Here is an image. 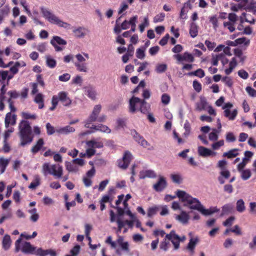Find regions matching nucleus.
<instances>
[{
    "label": "nucleus",
    "mask_w": 256,
    "mask_h": 256,
    "mask_svg": "<svg viewBox=\"0 0 256 256\" xmlns=\"http://www.w3.org/2000/svg\"><path fill=\"white\" fill-rule=\"evenodd\" d=\"M176 194L178 197L180 198L182 202H188L190 204L195 203L196 204L190 207V209L197 210L204 216H208L218 211L216 208H210V209H205L202 205L198 200L196 198H192L184 191L178 190L176 192Z\"/></svg>",
    "instance_id": "1"
},
{
    "label": "nucleus",
    "mask_w": 256,
    "mask_h": 256,
    "mask_svg": "<svg viewBox=\"0 0 256 256\" xmlns=\"http://www.w3.org/2000/svg\"><path fill=\"white\" fill-rule=\"evenodd\" d=\"M167 240L171 241L174 250H178L180 248V242H184L186 237L185 236H180L176 234L175 230H171L170 234L166 235L164 239L160 242V248L164 251H166L168 248L169 242L167 241Z\"/></svg>",
    "instance_id": "2"
},
{
    "label": "nucleus",
    "mask_w": 256,
    "mask_h": 256,
    "mask_svg": "<svg viewBox=\"0 0 256 256\" xmlns=\"http://www.w3.org/2000/svg\"><path fill=\"white\" fill-rule=\"evenodd\" d=\"M20 136V146H24L30 144L33 140L32 128L29 122L22 120L19 124Z\"/></svg>",
    "instance_id": "3"
},
{
    "label": "nucleus",
    "mask_w": 256,
    "mask_h": 256,
    "mask_svg": "<svg viewBox=\"0 0 256 256\" xmlns=\"http://www.w3.org/2000/svg\"><path fill=\"white\" fill-rule=\"evenodd\" d=\"M140 105V110L142 114H146L148 112L150 105L144 100L133 96L130 100V112L134 113L136 111V106Z\"/></svg>",
    "instance_id": "4"
},
{
    "label": "nucleus",
    "mask_w": 256,
    "mask_h": 256,
    "mask_svg": "<svg viewBox=\"0 0 256 256\" xmlns=\"http://www.w3.org/2000/svg\"><path fill=\"white\" fill-rule=\"evenodd\" d=\"M40 10L44 17L50 22L66 29L70 28V25L69 24L62 22L50 10L44 8H42Z\"/></svg>",
    "instance_id": "5"
},
{
    "label": "nucleus",
    "mask_w": 256,
    "mask_h": 256,
    "mask_svg": "<svg viewBox=\"0 0 256 256\" xmlns=\"http://www.w3.org/2000/svg\"><path fill=\"white\" fill-rule=\"evenodd\" d=\"M42 168L45 174H49L56 178H60L63 174L62 167L58 164L50 165L48 163H44Z\"/></svg>",
    "instance_id": "6"
},
{
    "label": "nucleus",
    "mask_w": 256,
    "mask_h": 256,
    "mask_svg": "<svg viewBox=\"0 0 256 256\" xmlns=\"http://www.w3.org/2000/svg\"><path fill=\"white\" fill-rule=\"evenodd\" d=\"M102 109V106L100 104H97L94 106L92 113L89 116L88 118L85 122L84 126L86 128H89L90 126V124L97 120L98 115L99 114Z\"/></svg>",
    "instance_id": "7"
},
{
    "label": "nucleus",
    "mask_w": 256,
    "mask_h": 256,
    "mask_svg": "<svg viewBox=\"0 0 256 256\" xmlns=\"http://www.w3.org/2000/svg\"><path fill=\"white\" fill-rule=\"evenodd\" d=\"M102 109V106L100 104H97L94 106L92 113L89 116L88 118L85 122L84 126L86 128H89L90 126V124L97 120L98 115L99 114Z\"/></svg>",
    "instance_id": "8"
},
{
    "label": "nucleus",
    "mask_w": 256,
    "mask_h": 256,
    "mask_svg": "<svg viewBox=\"0 0 256 256\" xmlns=\"http://www.w3.org/2000/svg\"><path fill=\"white\" fill-rule=\"evenodd\" d=\"M132 158V156L129 151H126L124 154L122 160H118V166L123 169H126Z\"/></svg>",
    "instance_id": "9"
},
{
    "label": "nucleus",
    "mask_w": 256,
    "mask_h": 256,
    "mask_svg": "<svg viewBox=\"0 0 256 256\" xmlns=\"http://www.w3.org/2000/svg\"><path fill=\"white\" fill-rule=\"evenodd\" d=\"M50 44L54 48L55 50L60 52L63 50L64 48L60 46H66L67 42L59 36H54L50 40Z\"/></svg>",
    "instance_id": "10"
},
{
    "label": "nucleus",
    "mask_w": 256,
    "mask_h": 256,
    "mask_svg": "<svg viewBox=\"0 0 256 256\" xmlns=\"http://www.w3.org/2000/svg\"><path fill=\"white\" fill-rule=\"evenodd\" d=\"M232 107V104L230 102H227L225 104L224 106L222 107V108L224 110V116L228 118L230 120H234L235 119L238 114L236 110H234L232 112L229 110L230 108Z\"/></svg>",
    "instance_id": "11"
},
{
    "label": "nucleus",
    "mask_w": 256,
    "mask_h": 256,
    "mask_svg": "<svg viewBox=\"0 0 256 256\" xmlns=\"http://www.w3.org/2000/svg\"><path fill=\"white\" fill-rule=\"evenodd\" d=\"M130 134L134 140L144 148H146L149 146L148 142L143 136L138 134L135 130H130Z\"/></svg>",
    "instance_id": "12"
},
{
    "label": "nucleus",
    "mask_w": 256,
    "mask_h": 256,
    "mask_svg": "<svg viewBox=\"0 0 256 256\" xmlns=\"http://www.w3.org/2000/svg\"><path fill=\"white\" fill-rule=\"evenodd\" d=\"M198 152L199 156L204 158L210 156H214L216 154V152H214L211 150L203 146H198Z\"/></svg>",
    "instance_id": "13"
},
{
    "label": "nucleus",
    "mask_w": 256,
    "mask_h": 256,
    "mask_svg": "<svg viewBox=\"0 0 256 256\" xmlns=\"http://www.w3.org/2000/svg\"><path fill=\"white\" fill-rule=\"evenodd\" d=\"M167 186V182L164 176H160L156 183L154 184L153 188L158 192L162 191Z\"/></svg>",
    "instance_id": "14"
},
{
    "label": "nucleus",
    "mask_w": 256,
    "mask_h": 256,
    "mask_svg": "<svg viewBox=\"0 0 256 256\" xmlns=\"http://www.w3.org/2000/svg\"><path fill=\"white\" fill-rule=\"evenodd\" d=\"M174 58L179 62L185 60L189 62H193L194 58L191 54L184 52L183 54H177L174 55Z\"/></svg>",
    "instance_id": "15"
},
{
    "label": "nucleus",
    "mask_w": 256,
    "mask_h": 256,
    "mask_svg": "<svg viewBox=\"0 0 256 256\" xmlns=\"http://www.w3.org/2000/svg\"><path fill=\"white\" fill-rule=\"evenodd\" d=\"M68 93L66 92H60L58 93L59 100L62 104L63 106H68L70 105L72 100L68 96Z\"/></svg>",
    "instance_id": "16"
},
{
    "label": "nucleus",
    "mask_w": 256,
    "mask_h": 256,
    "mask_svg": "<svg viewBox=\"0 0 256 256\" xmlns=\"http://www.w3.org/2000/svg\"><path fill=\"white\" fill-rule=\"evenodd\" d=\"M192 8V6L190 0H188L184 4L182 8L181 9L180 18L182 20H186L187 18V14L188 12V10H190Z\"/></svg>",
    "instance_id": "17"
},
{
    "label": "nucleus",
    "mask_w": 256,
    "mask_h": 256,
    "mask_svg": "<svg viewBox=\"0 0 256 256\" xmlns=\"http://www.w3.org/2000/svg\"><path fill=\"white\" fill-rule=\"evenodd\" d=\"M16 116L15 114H12L11 112L6 114L5 118V126L6 128H8L10 125L14 126L16 124Z\"/></svg>",
    "instance_id": "18"
},
{
    "label": "nucleus",
    "mask_w": 256,
    "mask_h": 256,
    "mask_svg": "<svg viewBox=\"0 0 256 256\" xmlns=\"http://www.w3.org/2000/svg\"><path fill=\"white\" fill-rule=\"evenodd\" d=\"M198 242V238H192L190 239L188 246L186 249L188 252L191 256H193L194 254V250Z\"/></svg>",
    "instance_id": "19"
},
{
    "label": "nucleus",
    "mask_w": 256,
    "mask_h": 256,
    "mask_svg": "<svg viewBox=\"0 0 256 256\" xmlns=\"http://www.w3.org/2000/svg\"><path fill=\"white\" fill-rule=\"evenodd\" d=\"M156 174L154 170H142L140 172L139 178L140 179H144L146 178H155Z\"/></svg>",
    "instance_id": "20"
},
{
    "label": "nucleus",
    "mask_w": 256,
    "mask_h": 256,
    "mask_svg": "<svg viewBox=\"0 0 256 256\" xmlns=\"http://www.w3.org/2000/svg\"><path fill=\"white\" fill-rule=\"evenodd\" d=\"M91 129H93L94 131H100L103 132H106L109 134L111 132V130L106 126L103 125L102 124H98V125L92 124L90 128Z\"/></svg>",
    "instance_id": "21"
},
{
    "label": "nucleus",
    "mask_w": 256,
    "mask_h": 256,
    "mask_svg": "<svg viewBox=\"0 0 256 256\" xmlns=\"http://www.w3.org/2000/svg\"><path fill=\"white\" fill-rule=\"evenodd\" d=\"M176 219L183 224L188 223L189 220L188 214L184 211H182L180 214L176 215Z\"/></svg>",
    "instance_id": "22"
},
{
    "label": "nucleus",
    "mask_w": 256,
    "mask_h": 256,
    "mask_svg": "<svg viewBox=\"0 0 256 256\" xmlns=\"http://www.w3.org/2000/svg\"><path fill=\"white\" fill-rule=\"evenodd\" d=\"M44 144V141L42 138L38 139L36 144L31 148V152L32 154H35L40 151Z\"/></svg>",
    "instance_id": "23"
},
{
    "label": "nucleus",
    "mask_w": 256,
    "mask_h": 256,
    "mask_svg": "<svg viewBox=\"0 0 256 256\" xmlns=\"http://www.w3.org/2000/svg\"><path fill=\"white\" fill-rule=\"evenodd\" d=\"M35 248L29 242H25L22 248V251L26 254H33Z\"/></svg>",
    "instance_id": "24"
},
{
    "label": "nucleus",
    "mask_w": 256,
    "mask_h": 256,
    "mask_svg": "<svg viewBox=\"0 0 256 256\" xmlns=\"http://www.w3.org/2000/svg\"><path fill=\"white\" fill-rule=\"evenodd\" d=\"M244 10L248 12H252L254 14H256V2L252 0L248 4H246Z\"/></svg>",
    "instance_id": "25"
},
{
    "label": "nucleus",
    "mask_w": 256,
    "mask_h": 256,
    "mask_svg": "<svg viewBox=\"0 0 256 256\" xmlns=\"http://www.w3.org/2000/svg\"><path fill=\"white\" fill-rule=\"evenodd\" d=\"M238 150H239L238 148L232 149L227 152H224L222 156L230 159L236 158L239 155V153L238 152Z\"/></svg>",
    "instance_id": "26"
},
{
    "label": "nucleus",
    "mask_w": 256,
    "mask_h": 256,
    "mask_svg": "<svg viewBox=\"0 0 256 256\" xmlns=\"http://www.w3.org/2000/svg\"><path fill=\"white\" fill-rule=\"evenodd\" d=\"M86 145L88 148H102L104 146L103 142H102L96 141L95 140H90L86 142Z\"/></svg>",
    "instance_id": "27"
},
{
    "label": "nucleus",
    "mask_w": 256,
    "mask_h": 256,
    "mask_svg": "<svg viewBox=\"0 0 256 256\" xmlns=\"http://www.w3.org/2000/svg\"><path fill=\"white\" fill-rule=\"evenodd\" d=\"M34 102L38 104V108L40 109H42L44 107V96L42 94H37L34 98Z\"/></svg>",
    "instance_id": "28"
},
{
    "label": "nucleus",
    "mask_w": 256,
    "mask_h": 256,
    "mask_svg": "<svg viewBox=\"0 0 256 256\" xmlns=\"http://www.w3.org/2000/svg\"><path fill=\"white\" fill-rule=\"evenodd\" d=\"M220 176L218 178V180L220 184H224L225 182L224 178L228 179L230 177V173L228 170H222L220 172Z\"/></svg>",
    "instance_id": "29"
},
{
    "label": "nucleus",
    "mask_w": 256,
    "mask_h": 256,
    "mask_svg": "<svg viewBox=\"0 0 256 256\" xmlns=\"http://www.w3.org/2000/svg\"><path fill=\"white\" fill-rule=\"evenodd\" d=\"M85 89L87 96L92 100H94L96 95L94 88L92 86H87L85 88Z\"/></svg>",
    "instance_id": "30"
},
{
    "label": "nucleus",
    "mask_w": 256,
    "mask_h": 256,
    "mask_svg": "<svg viewBox=\"0 0 256 256\" xmlns=\"http://www.w3.org/2000/svg\"><path fill=\"white\" fill-rule=\"evenodd\" d=\"M75 131L74 128L70 126H66L56 130V132L62 134H68L70 132H73Z\"/></svg>",
    "instance_id": "31"
},
{
    "label": "nucleus",
    "mask_w": 256,
    "mask_h": 256,
    "mask_svg": "<svg viewBox=\"0 0 256 256\" xmlns=\"http://www.w3.org/2000/svg\"><path fill=\"white\" fill-rule=\"evenodd\" d=\"M237 66V62L236 58H232L229 64V68L225 70L224 72L226 75H229L233 70Z\"/></svg>",
    "instance_id": "32"
},
{
    "label": "nucleus",
    "mask_w": 256,
    "mask_h": 256,
    "mask_svg": "<svg viewBox=\"0 0 256 256\" xmlns=\"http://www.w3.org/2000/svg\"><path fill=\"white\" fill-rule=\"evenodd\" d=\"M242 2H240L237 4H234L231 6L230 10L234 12H238L240 10H244V6L248 4V0H242Z\"/></svg>",
    "instance_id": "33"
},
{
    "label": "nucleus",
    "mask_w": 256,
    "mask_h": 256,
    "mask_svg": "<svg viewBox=\"0 0 256 256\" xmlns=\"http://www.w3.org/2000/svg\"><path fill=\"white\" fill-rule=\"evenodd\" d=\"M11 244V239L10 237L8 234H6L2 240V248L5 250H8Z\"/></svg>",
    "instance_id": "34"
},
{
    "label": "nucleus",
    "mask_w": 256,
    "mask_h": 256,
    "mask_svg": "<svg viewBox=\"0 0 256 256\" xmlns=\"http://www.w3.org/2000/svg\"><path fill=\"white\" fill-rule=\"evenodd\" d=\"M10 162L8 159L4 158H0V173L2 174L6 170V166H8Z\"/></svg>",
    "instance_id": "35"
},
{
    "label": "nucleus",
    "mask_w": 256,
    "mask_h": 256,
    "mask_svg": "<svg viewBox=\"0 0 256 256\" xmlns=\"http://www.w3.org/2000/svg\"><path fill=\"white\" fill-rule=\"evenodd\" d=\"M190 36L194 38L198 36V26L194 22H192L190 25Z\"/></svg>",
    "instance_id": "36"
},
{
    "label": "nucleus",
    "mask_w": 256,
    "mask_h": 256,
    "mask_svg": "<svg viewBox=\"0 0 256 256\" xmlns=\"http://www.w3.org/2000/svg\"><path fill=\"white\" fill-rule=\"evenodd\" d=\"M86 29L83 27H78V28L73 30V32L78 38H83L86 35Z\"/></svg>",
    "instance_id": "37"
},
{
    "label": "nucleus",
    "mask_w": 256,
    "mask_h": 256,
    "mask_svg": "<svg viewBox=\"0 0 256 256\" xmlns=\"http://www.w3.org/2000/svg\"><path fill=\"white\" fill-rule=\"evenodd\" d=\"M188 75L189 76H194L200 78H202L204 76L205 73L203 70L202 68H198L196 71L188 72Z\"/></svg>",
    "instance_id": "38"
},
{
    "label": "nucleus",
    "mask_w": 256,
    "mask_h": 256,
    "mask_svg": "<svg viewBox=\"0 0 256 256\" xmlns=\"http://www.w3.org/2000/svg\"><path fill=\"white\" fill-rule=\"evenodd\" d=\"M236 209L239 212H242L246 210L244 202L242 199L238 200L236 203Z\"/></svg>",
    "instance_id": "39"
},
{
    "label": "nucleus",
    "mask_w": 256,
    "mask_h": 256,
    "mask_svg": "<svg viewBox=\"0 0 256 256\" xmlns=\"http://www.w3.org/2000/svg\"><path fill=\"white\" fill-rule=\"evenodd\" d=\"M233 210V206L231 204H224L222 207V214H226L232 212Z\"/></svg>",
    "instance_id": "40"
},
{
    "label": "nucleus",
    "mask_w": 256,
    "mask_h": 256,
    "mask_svg": "<svg viewBox=\"0 0 256 256\" xmlns=\"http://www.w3.org/2000/svg\"><path fill=\"white\" fill-rule=\"evenodd\" d=\"M159 209L160 208L158 206H154L152 207L149 208L148 209V216L149 218L152 217L153 216L155 215L157 213Z\"/></svg>",
    "instance_id": "41"
},
{
    "label": "nucleus",
    "mask_w": 256,
    "mask_h": 256,
    "mask_svg": "<svg viewBox=\"0 0 256 256\" xmlns=\"http://www.w3.org/2000/svg\"><path fill=\"white\" fill-rule=\"evenodd\" d=\"M46 66L50 68H54L56 67V62L55 60L50 58V56H46Z\"/></svg>",
    "instance_id": "42"
},
{
    "label": "nucleus",
    "mask_w": 256,
    "mask_h": 256,
    "mask_svg": "<svg viewBox=\"0 0 256 256\" xmlns=\"http://www.w3.org/2000/svg\"><path fill=\"white\" fill-rule=\"evenodd\" d=\"M184 136L186 138L188 136L190 133L191 126L188 120H186L184 124Z\"/></svg>",
    "instance_id": "43"
},
{
    "label": "nucleus",
    "mask_w": 256,
    "mask_h": 256,
    "mask_svg": "<svg viewBox=\"0 0 256 256\" xmlns=\"http://www.w3.org/2000/svg\"><path fill=\"white\" fill-rule=\"evenodd\" d=\"M207 106V102L206 100L204 98L201 99L200 103H198L196 104V110L201 111L206 108Z\"/></svg>",
    "instance_id": "44"
},
{
    "label": "nucleus",
    "mask_w": 256,
    "mask_h": 256,
    "mask_svg": "<svg viewBox=\"0 0 256 256\" xmlns=\"http://www.w3.org/2000/svg\"><path fill=\"white\" fill-rule=\"evenodd\" d=\"M66 169L70 172H76L78 170L76 166L68 162H66Z\"/></svg>",
    "instance_id": "45"
},
{
    "label": "nucleus",
    "mask_w": 256,
    "mask_h": 256,
    "mask_svg": "<svg viewBox=\"0 0 256 256\" xmlns=\"http://www.w3.org/2000/svg\"><path fill=\"white\" fill-rule=\"evenodd\" d=\"M40 184V178L38 176H36L34 180L28 186V188L32 190L35 189Z\"/></svg>",
    "instance_id": "46"
},
{
    "label": "nucleus",
    "mask_w": 256,
    "mask_h": 256,
    "mask_svg": "<svg viewBox=\"0 0 256 256\" xmlns=\"http://www.w3.org/2000/svg\"><path fill=\"white\" fill-rule=\"evenodd\" d=\"M252 174L250 170L246 169L242 171L241 177L244 180H247L251 176Z\"/></svg>",
    "instance_id": "47"
},
{
    "label": "nucleus",
    "mask_w": 256,
    "mask_h": 256,
    "mask_svg": "<svg viewBox=\"0 0 256 256\" xmlns=\"http://www.w3.org/2000/svg\"><path fill=\"white\" fill-rule=\"evenodd\" d=\"M46 127L47 134L49 136L53 134L56 132V130L54 128L49 122L46 124Z\"/></svg>",
    "instance_id": "48"
},
{
    "label": "nucleus",
    "mask_w": 256,
    "mask_h": 256,
    "mask_svg": "<svg viewBox=\"0 0 256 256\" xmlns=\"http://www.w3.org/2000/svg\"><path fill=\"white\" fill-rule=\"evenodd\" d=\"M170 178L174 182L180 184L182 182V178L178 174H171Z\"/></svg>",
    "instance_id": "49"
},
{
    "label": "nucleus",
    "mask_w": 256,
    "mask_h": 256,
    "mask_svg": "<svg viewBox=\"0 0 256 256\" xmlns=\"http://www.w3.org/2000/svg\"><path fill=\"white\" fill-rule=\"evenodd\" d=\"M114 200V196H110L108 194L104 195L102 198L100 200L101 202H103L104 203L109 202L111 204Z\"/></svg>",
    "instance_id": "50"
},
{
    "label": "nucleus",
    "mask_w": 256,
    "mask_h": 256,
    "mask_svg": "<svg viewBox=\"0 0 256 256\" xmlns=\"http://www.w3.org/2000/svg\"><path fill=\"white\" fill-rule=\"evenodd\" d=\"M170 96L167 94H164L161 97L162 102L164 104L167 105L170 103Z\"/></svg>",
    "instance_id": "51"
},
{
    "label": "nucleus",
    "mask_w": 256,
    "mask_h": 256,
    "mask_svg": "<svg viewBox=\"0 0 256 256\" xmlns=\"http://www.w3.org/2000/svg\"><path fill=\"white\" fill-rule=\"evenodd\" d=\"M224 28H226L231 32L235 30L234 23L230 22H224Z\"/></svg>",
    "instance_id": "52"
},
{
    "label": "nucleus",
    "mask_w": 256,
    "mask_h": 256,
    "mask_svg": "<svg viewBox=\"0 0 256 256\" xmlns=\"http://www.w3.org/2000/svg\"><path fill=\"white\" fill-rule=\"evenodd\" d=\"M165 18L164 13L162 12L157 15H156L154 18V23H157L158 22H161L164 20Z\"/></svg>",
    "instance_id": "53"
},
{
    "label": "nucleus",
    "mask_w": 256,
    "mask_h": 256,
    "mask_svg": "<svg viewBox=\"0 0 256 256\" xmlns=\"http://www.w3.org/2000/svg\"><path fill=\"white\" fill-rule=\"evenodd\" d=\"M136 56L138 58L142 60L145 57L144 49L138 48L136 51Z\"/></svg>",
    "instance_id": "54"
},
{
    "label": "nucleus",
    "mask_w": 256,
    "mask_h": 256,
    "mask_svg": "<svg viewBox=\"0 0 256 256\" xmlns=\"http://www.w3.org/2000/svg\"><path fill=\"white\" fill-rule=\"evenodd\" d=\"M22 117L26 120L28 119H32L35 120L36 118V116L35 114H30V113L26 112H22Z\"/></svg>",
    "instance_id": "55"
},
{
    "label": "nucleus",
    "mask_w": 256,
    "mask_h": 256,
    "mask_svg": "<svg viewBox=\"0 0 256 256\" xmlns=\"http://www.w3.org/2000/svg\"><path fill=\"white\" fill-rule=\"evenodd\" d=\"M167 68V66L166 64H158L156 66V70L158 73H162L164 72Z\"/></svg>",
    "instance_id": "56"
},
{
    "label": "nucleus",
    "mask_w": 256,
    "mask_h": 256,
    "mask_svg": "<svg viewBox=\"0 0 256 256\" xmlns=\"http://www.w3.org/2000/svg\"><path fill=\"white\" fill-rule=\"evenodd\" d=\"M194 90L198 92H200L202 90V84L198 80H194L192 84Z\"/></svg>",
    "instance_id": "57"
},
{
    "label": "nucleus",
    "mask_w": 256,
    "mask_h": 256,
    "mask_svg": "<svg viewBox=\"0 0 256 256\" xmlns=\"http://www.w3.org/2000/svg\"><path fill=\"white\" fill-rule=\"evenodd\" d=\"M222 81L224 82L226 85L229 88H230L233 85V82L232 79L228 76H224L222 78Z\"/></svg>",
    "instance_id": "58"
},
{
    "label": "nucleus",
    "mask_w": 256,
    "mask_h": 256,
    "mask_svg": "<svg viewBox=\"0 0 256 256\" xmlns=\"http://www.w3.org/2000/svg\"><path fill=\"white\" fill-rule=\"evenodd\" d=\"M70 78V75L68 73H65L58 76V80L60 82H68Z\"/></svg>",
    "instance_id": "59"
},
{
    "label": "nucleus",
    "mask_w": 256,
    "mask_h": 256,
    "mask_svg": "<svg viewBox=\"0 0 256 256\" xmlns=\"http://www.w3.org/2000/svg\"><path fill=\"white\" fill-rule=\"evenodd\" d=\"M235 218L234 216H231L223 222V225L225 226H230L232 224Z\"/></svg>",
    "instance_id": "60"
},
{
    "label": "nucleus",
    "mask_w": 256,
    "mask_h": 256,
    "mask_svg": "<svg viewBox=\"0 0 256 256\" xmlns=\"http://www.w3.org/2000/svg\"><path fill=\"white\" fill-rule=\"evenodd\" d=\"M214 132H211L209 134L208 138L210 140L215 141L218 138V136L217 134L218 132L216 129H214Z\"/></svg>",
    "instance_id": "61"
},
{
    "label": "nucleus",
    "mask_w": 256,
    "mask_h": 256,
    "mask_svg": "<svg viewBox=\"0 0 256 256\" xmlns=\"http://www.w3.org/2000/svg\"><path fill=\"white\" fill-rule=\"evenodd\" d=\"M75 66L80 72H86L87 71V68L84 64L75 63Z\"/></svg>",
    "instance_id": "62"
},
{
    "label": "nucleus",
    "mask_w": 256,
    "mask_h": 256,
    "mask_svg": "<svg viewBox=\"0 0 256 256\" xmlns=\"http://www.w3.org/2000/svg\"><path fill=\"white\" fill-rule=\"evenodd\" d=\"M236 138L232 132H228L226 134V140L228 142H234L236 140Z\"/></svg>",
    "instance_id": "63"
},
{
    "label": "nucleus",
    "mask_w": 256,
    "mask_h": 256,
    "mask_svg": "<svg viewBox=\"0 0 256 256\" xmlns=\"http://www.w3.org/2000/svg\"><path fill=\"white\" fill-rule=\"evenodd\" d=\"M246 90L250 96L256 97V90L250 86H247Z\"/></svg>",
    "instance_id": "64"
}]
</instances>
